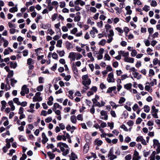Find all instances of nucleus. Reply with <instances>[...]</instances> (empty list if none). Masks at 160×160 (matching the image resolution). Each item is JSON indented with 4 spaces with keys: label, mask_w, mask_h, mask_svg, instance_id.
Masks as SVG:
<instances>
[{
    "label": "nucleus",
    "mask_w": 160,
    "mask_h": 160,
    "mask_svg": "<svg viewBox=\"0 0 160 160\" xmlns=\"http://www.w3.org/2000/svg\"><path fill=\"white\" fill-rule=\"evenodd\" d=\"M57 147L60 148L63 156H66L69 153V149H67L66 150L65 149V148H68V145L66 144L60 142L57 144Z\"/></svg>",
    "instance_id": "nucleus-1"
},
{
    "label": "nucleus",
    "mask_w": 160,
    "mask_h": 160,
    "mask_svg": "<svg viewBox=\"0 0 160 160\" xmlns=\"http://www.w3.org/2000/svg\"><path fill=\"white\" fill-rule=\"evenodd\" d=\"M82 84L84 86L83 88L88 89L89 88L88 86L90 85L91 83V79L89 78L88 74L83 75L82 77Z\"/></svg>",
    "instance_id": "nucleus-2"
},
{
    "label": "nucleus",
    "mask_w": 160,
    "mask_h": 160,
    "mask_svg": "<svg viewBox=\"0 0 160 160\" xmlns=\"http://www.w3.org/2000/svg\"><path fill=\"white\" fill-rule=\"evenodd\" d=\"M41 93L40 92H37L35 94V96L33 98V102H40L42 100V98L40 96Z\"/></svg>",
    "instance_id": "nucleus-3"
},
{
    "label": "nucleus",
    "mask_w": 160,
    "mask_h": 160,
    "mask_svg": "<svg viewBox=\"0 0 160 160\" xmlns=\"http://www.w3.org/2000/svg\"><path fill=\"white\" fill-rule=\"evenodd\" d=\"M158 109H156L154 106H152V107L151 113L153 118H158V116L157 115V113L158 112Z\"/></svg>",
    "instance_id": "nucleus-4"
},
{
    "label": "nucleus",
    "mask_w": 160,
    "mask_h": 160,
    "mask_svg": "<svg viewBox=\"0 0 160 160\" xmlns=\"http://www.w3.org/2000/svg\"><path fill=\"white\" fill-rule=\"evenodd\" d=\"M29 92V89L27 88V86L25 85H23L21 89V91L20 94L21 96H24L26 94H28Z\"/></svg>",
    "instance_id": "nucleus-5"
},
{
    "label": "nucleus",
    "mask_w": 160,
    "mask_h": 160,
    "mask_svg": "<svg viewBox=\"0 0 160 160\" xmlns=\"http://www.w3.org/2000/svg\"><path fill=\"white\" fill-rule=\"evenodd\" d=\"M107 80L108 82L109 83L114 82H115V79L114 78V75L113 73L110 72L108 74Z\"/></svg>",
    "instance_id": "nucleus-6"
},
{
    "label": "nucleus",
    "mask_w": 160,
    "mask_h": 160,
    "mask_svg": "<svg viewBox=\"0 0 160 160\" xmlns=\"http://www.w3.org/2000/svg\"><path fill=\"white\" fill-rule=\"evenodd\" d=\"M100 114L101 116H104L101 117L100 118V119L105 120H107L108 119V117L106 112L104 110H102L100 112Z\"/></svg>",
    "instance_id": "nucleus-7"
},
{
    "label": "nucleus",
    "mask_w": 160,
    "mask_h": 160,
    "mask_svg": "<svg viewBox=\"0 0 160 160\" xmlns=\"http://www.w3.org/2000/svg\"><path fill=\"white\" fill-rule=\"evenodd\" d=\"M98 33V31L97 29L95 27H92V30L90 31V33L92 38L95 36L96 34Z\"/></svg>",
    "instance_id": "nucleus-8"
},
{
    "label": "nucleus",
    "mask_w": 160,
    "mask_h": 160,
    "mask_svg": "<svg viewBox=\"0 0 160 160\" xmlns=\"http://www.w3.org/2000/svg\"><path fill=\"white\" fill-rule=\"evenodd\" d=\"M76 52H71L69 53L68 56V58L70 59L71 61H75L76 59Z\"/></svg>",
    "instance_id": "nucleus-9"
},
{
    "label": "nucleus",
    "mask_w": 160,
    "mask_h": 160,
    "mask_svg": "<svg viewBox=\"0 0 160 160\" xmlns=\"http://www.w3.org/2000/svg\"><path fill=\"white\" fill-rule=\"evenodd\" d=\"M105 140L108 143L112 144L117 143L118 141V139L116 138H114L112 140L109 138H106Z\"/></svg>",
    "instance_id": "nucleus-10"
},
{
    "label": "nucleus",
    "mask_w": 160,
    "mask_h": 160,
    "mask_svg": "<svg viewBox=\"0 0 160 160\" xmlns=\"http://www.w3.org/2000/svg\"><path fill=\"white\" fill-rule=\"evenodd\" d=\"M42 142L43 144H45L48 140V139L44 132H42Z\"/></svg>",
    "instance_id": "nucleus-11"
},
{
    "label": "nucleus",
    "mask_w": 160,
    "mask_h": 160,
    "mask_svg": "<svg viewBox=\"0 0 160 160\" xmlns=\"http://www.w3.org/2000/svg\"><path fill=\"white\" fill-rule=\"evenodd\" d=\"M140 158V157L139 156L138 152L136 150H135L134 151L132 157V160H139Z\"/></svg>",
    "instance_id": "nucleus-12"
},
{
    "label": "nucleus",
    "mask_w": 160,
    "mask_h": 160,
    "mask_svg": "<svg viewBox=\"0 0 160 160\" xmlns=\"http://www.w3.org/2000/svg\"><path fill=\"white\" fill-rule=\"evenodd\" d=\"M124 61L126 62L133 63L134 62V59L133 58L129 57L128 56L124 58Z\"/></svg>",
    "instance_id": "nucleus-13"
},
{
    "label": "nucleus",
    "mask_w": 160,
    "mask_h": 160,
    "mask_svg": "<svg viewBox=\"0 0 160 160\" xmlns=\"http://www.w3.org/2000/svg\"><path fill=\"white\" fill-rule=\"evenodd\" d=\"M41 27L43 29H47L50 28L51 27V24L49 23L43 24L42 23L40 25Z\"/></svg>",
    "instance_id": "nucleus-14"
},
{
    "label": "nucleus",
    "mask_w": 160,
    "mask_h": 160,
    "mask_svg": "<svg viewBox=\"0 0 160 160\" xmlns=\"http://www.w3.org/2000/svg\"><path fill=\"white\" fill-rule=\"evenodd\" d=\"M119 54L122 55V56L126 58L127 56L129 55V52H125L124 51H120L118 52Z\"/></svg>",
    "instance_id": "nucleus-15"
},
{
    "label": "nucleus",
    "mask_w": 160,
    "mask_h": 160,
    "mask_svg": "<svg viewBox=\"0 0 160 160\" xmlns=\"http://www.w3.org/2000/svg\"><path fill=\"white\" fill-rule=\"evenodd\" d=\"M13 139L12 138H11L10 139H6V142L7 143L6 146L8 148H10L11 146V144L10 143V142H12L13 141Z\"/></svg>",
    "instance_id": "nucleus-16"
},
{
    "label": "nucleus",
    "mask_w": 160,
    "mask_h": 160,
    "mask_svg": "<svg viewBox=\"0 0 160 160\" xmlns=\"http://www.w3.org/2000/svg\"><path fill=\"white\" fill-rule=\"evenodd\" d=\"M78 159V157L76 154L73 152H72L70 157V160H76Z\"/></svg>",
    "instance_id": "nucleus-17"
},
{
    "label": "nucleus",
    "mask_w": 160,
    "mask_h": 160,
    "mask_svg": "<svg viewBox=\"0 0 160 160\" xmlns=\"http://www.w3.org/2000/svg\"><path fill=\"white\" fill-rule=\"evenodd\" d=\"M13 52V50L11 49L10 48L8 47L5 49L3 54L4 55L9 54L10 52Z\"/></svg>",
    "instance_id": "nucleus-18"
},
{
    "label": "nucleus",
    "mask_w": 160,
    "mask_h": 160,
    "mask_svg": "<svg viewBox=\"0 0 160 160\" xmlns=\"http://www.w3.org/2000/svg\"><path fill=\"white\" fill-rule=\"evenodd\" d=\"M132 74L133 75L134 78H136L138 79H140L142 77V75H139L137 71L132 72Z\"/></svg>",
    "instance_id": "nucleus-19"
},
{
    "label": "nucleus",
    "mask_w": 160,
    "mask_h": 160,
    "mask_svg": "<svg viewBox=\"0 0 160 160\" xmlns=\"http://www.w3.org/2000/svg\"><path fill=\"white\" fill-rule=\"evenodd\" d=\"M8 103L10 107V108L11 109V111H14L15 110V108L13 104V102L12 101H9Z\"/></svg>",
    "instance_id": "nucleus-20"
},
{
    "label": "nucleus",
    "mask_w": 160,
    "mask_h": 160,
    "mask_svg": "<svg viewBox=\"0 0 160 160\" xmlns=\"http://www.w3.org/2000/svg\"><path fill=\"white\" fill-rule=\"evenodd\" d=\"M71 122L73 124H76L77 122V118L75 116L72 115L70 118Z\"/></svg>",
    "instance_id": "nucleus-21"
},
{
    "label": "nucleus",
    "mask_w": 160,
    "mask_h": 160,
    "mask_svg": "<svg viewBox=\"0 0 160 160\" xmlns=\"http://www.w3.org/2000/svg\"><path fill=\"white\" fill-rule=\"evenodd\" d=\"M80 12H77L76 14V16L74 17V21L75 22L79 21L81 19V17L80 15Z\"/></svg>",
    "instance_id": "nucleus-22"
},
{
    "label": "nucleus",
    "mask_w": 160,
    "mask_h": 160,
    "mask_svg": "<svg viewBox=\"0 0 160 160\" xmlns=\"http://www.w3.org/2000/svg\"><path fill=\"white\" fill-rule=\"evenodd\" d=\"M125 10L127 11L126 14L130 15L132 13V11L131 9V7L129 6H128L125 8Z\"/></svg>",
    "instance_id": "nucleus-23"
},
{
    "label": "nucleus",
    "mask_w": 160,
    "mask_h": 160,
    "mask_svg": "<svg viewBox=\"0 0 160 160\" xmlns=\"http://www.w3.org/2000/svg\"><path fill=\"white\" fill-rule=\"evenodd\" d=\"M94 143L95 145L97 146H99L102 144V140L97 139L94 141Z\"/></svg>",
    "instance_id": "nucleus-24"
},
{
    "label": "nucleus",
    "mask_w": 160,
    "mask_h": 160,
    "mask_svg": "<svg viewBox=\"0 0 160 160\" xmlns=\"http://www.w3.org/2000/svg\"><path fill=\"white\" fill-rule=\"evenodd\" d=\"M116 89V86H113L109 88L107 91V93H110L112 91H115Z\"/></svg>",
    "instance_id": "nucleus-25"
},
{
    "label": "nucleus",
    "mask_w": 160,
    "mask_h": 160,
    "mask_svg": "<svg viewBox=\"0 0 160 160\" xmlns=\"http://www.w3.org/2000/svg\"><path fill=\"white\" fill-rule=\"evenodd\" d=\"M18 11V8L17 5L15 7L11 8L9 10V11L11 13H13L15 12H17Z\"/></svg>",
    "instance_id": "nucleus-26"
},
{
    "label": "nucleus",
    "mask_w": 160,
    "mask_h": 160,
    "mask_svg": "<svg viewBox=\"0 0 160 160\" xmlns=\"http://www.w3.org/2000/svg\"><path fill=\"white\" fill-rule=\"evenodd\" d=\"M153 146L154 148H155L158 146L160 145V143H159L158 141L156 139H154L153 140Z\"/></svg>",
    "instance_id": "nucleus-27"
},
{
    "label": "nucleus",
    "mask_w": 160,
    "mask_h": 160,
    "mask_svg": "<svg viewBox=\"0 0 160 160\" xmlns=\"http://www.w3.org/2000/svg\"><path fill=\"white\" fill-rule=\"evenodd\" d=\"M62 108V107L60 106L58 103H55L53 105V111H54L55 110H56L57 108H59L61 109Z\"/></svg>",
    "instance_id": "nucleus-28"
},
{
    "label": "nucleus",
    "mask_w": 160,
    "mask_h": 160,
    "mask_svg": "<svg viewBox=\"0 0 160 160\" xmlns=\"http://www.w3.org/2000/svg\"><path fill=\"white\" fill-rule=\"evenodd\" d=\"M89 149V146L88 144H85L83 147V152L85 153H86L88 152Z\"/></svg>",
    "instance_id": "nucleus-29"
},
{
    "label": "nucleus",
    "mask_w": 160,
    "mask_h": 160,
    "mask_svg": "<svg viewBox=\"0 0 160 160\" xmlns=\"http://www.w3.org/2000/svg\"><path fill=\"white\" fill-rule=\"evenodd\" d=\"M72 69L74 72V73L75 74H76V75H77L78 74V69L74 65H73V66L72 67Z\"/></svg>",
    "instance_id": "nucleus-30"
},
{
    "label": "nucleus",
    "mask_w": 160,
    "mask_h": 160,
    "mask_svg": "<svg viewBox=\"0 0 160 160\" xmlns=\"http://www.w3.org/2000/svg\"><path fill=\"white\" fill-rule=\"evenodd\" d=\"M87 23L88 24H90L91 26L93 25L95 23L94 22L92 21L91 17L89 18L88 19Z\"/></svg>",
    "instance_id": "nucleus-31"
},
{
    "label": "nucleus",
    "mask_w": 160,
    "mask_h": 160,
    "mask_svg": "<svg viewBox=\"0 0 160 160\" xmlns=\"http://www.w3.org/2000/svg\"><path fill=\"white\" fill-rule=\"evenodd\" d=\"M156 152L155 151H153L149 157L150 160H155V157L156 154Z\"/></svg>",
    "instance_id": "nucleus-32"
},
{
    "label": "nucleus",
    "mask_w": 160,
    "mask_h": 160,
    "mask_svg": "<svg viewBox=\"0 0 160 160\" xmlns=\"http://www.w3.org/2000/svg\"><path fill=\"white\" fill-rule=\"evenodd\" d=\"M104 59L105 60H110L111 58L109 56V54H108V51H107V52L105 54L104 57Z\"/></svg>",
    "instance_id": "nucleus-33"
},
{
    "label": "nucleus",
    "mask_w": 160,
    "mask_h": 160,
    "mask_svg": "<svg viewBox=\"0 0 160 160\" xmlns=\"http://www.w3.org/2000/svg\"><path fill=\"white\" fill-rule=\"evenodd\" d=\"M143 109L144 111L146 113H148L150 110V107L147 105H145L144 106Z\"/></svg>",
    "instance_id": "nucleus-34"
},
{
    "label": "nucleus",
    "mask_w": 160,
    "mask_h": 160,
    "mask_svg": "<svg viewBox=\"0 0 160 160\" xmlns=\"http://www.w3.org/2000/svg\"><path fill=\"white\" fill-rule=\"evenodd\" d=\"M87 56L88 58H89L91 61L93 62L94 61V59L93 57L92 54L91 52H89L87 54Z\"/></svg>",
    "instance_id": "nucleus-35"
},
{
    "label": "nucleus",
    "mask_w": 160,
    "mask_h": 160,
    "mask_svg": "<svg viewBox=\"0 0 160 160\" xmlns=\"http://www.w3.org/2000/svg\"><path fill=\"white\" fill-rule=\"evenodd\" d=\"M110 104L111 105L112 107L113 108H116L118 107L119 106V105H116L115 103L112 101H111L110 102Z\"/></svg>",
    "instance_id": "nucleus-36"
},
{
    "label": "nucleus",
    "mask_w": 160,
    "mask_h": 160,
    "mask_svg": "<svg viewBox=\"0 0 160 160\" xmlns=\"http://www.w3.org/2000/svg\"><path fill=\"white\" fill-rule=\"evenodd\" d=\"M76 60H79L82 57V55L80 53L76 52Z\"/></svg>",
    "instance_id": "nucleus-37"
},
{
    "label": "nucleus",
    "mask_w": 160,
    "mask_h": 160,
    "mask_svg": "<svg viewBox=\"0 0 160 160\" xmlns=\"http://www.w3.org/2000/svg\"><path fill=\"white\" fill-rule=\"evenodd\" d=\"M132 86V84L131 83H128L125 84L124 85V88L127 90H129L131 88Z\"/></svg>",
    "instance_id": "nucleus-38"
},
{
    "label": "nucleus",
    "mask_w": 160,
    "mask_h": 160,
    "mask_svg": "<svg viewBox=\"0 0 160 160\" xmlns=\"http://www.w3.org/2000/svg\"><path fill=\"white\" fill-rule=\"evenodd\" d=\"M145 89L149 92H151L152 90L149 85H146L145 87Z\"/></svg>",
    "instance_id": "nucleus-39"
},
{
    "label": "nucleus",
    "mask_w": 160,
    "mask_h": 160,
    "mask_svg": "<svg viewBox=\"0 0 160 160\" xmlns=\"http://www.w3.org/2000/svg\"><path fill=\"white\" fill-rule=\"evenodd\" d=\"M54 33V32L50 28H49L47 31V34H49L51 35H53Z\"/></svg>",
    "instance_id": "nucleus-40"
},
{
    "label": "nucleus",
    "mask_w": 160,
    "mask_h": 160,
    "mask_svg": "<svg viewBox=\"0 0 160 160\" xmlns=\"http://www.w3.org/2000/svg\"><path fill=\"white\" fill-rule=\"evenodd\" d=\"M1 104L2 105V107L1 108V110L2 111L4 110L5 107L6 105V102L5 101H2L1 102Z\"/></svg>",
    "instance_id": "nucleus-41"
},
{
    "label": "nucleus",
    "mask_w": 160,
    "mask_h": 160,
    "mask_svg": "<svg viewBox=\"0 0 160 160\" xmlns=\"http://www.w3.org/2000/svg\"><path fill=\"white\" fill-rule=\"evenodd\" d=\"M128 78V76L127 74H123L121 76V79H118V80L120 81V83H121V80L123 81L126 78Z\"/></svg>",
    "instance_id": "nucleus-42"
},
{
    "label": "nucleus",
    "mask_w": 160,
    "mask_h": 160,
    "mask_svg": "<svg viewBox=\"0 0 160 160\" xmlns=\"http://www.w3.org/2000/svg\"><path fill=\"white\" fill-rule=\"evenodd\" d=\"M57 53L59 54V56L60 57H62L64 55L65 52L63 50L61 51H57Z\"/></svg>",
    "instance_id": "nucleus-43"
},
{
    "label": "nucleus",
    "mask_w": 160,
    "mask_h": 160,
    "mask_svg": "<svg viewBox=\"0 0 160 160\" xmlns=\"http://www.w3.org/2000/svg\"><path fill=\"white\" fill-rule=\"evenodd\" d=\"M62 40L60 39L57 41L56 46L57 47L61 48L62 47Z\"/></svg>",
    "instance_id": "nucleus-44"
},
{
    "label": "nucleus",
    "mask_w": 160,
    "mask_h": 160,
    "mask_svg": "<svg viewBox=\"0 0 160 160\" xmlns=\"http://www.w3.org/2000/svg\"><path fill=\"white\" fill-rule=\"evenodd\" d=\"M11 81V85L12 87H14V84H16L17 82V80H15L14 79L12 78L10 80Z\"/></svg>",
    "instance_id": "nucleus-45"
},
{
    "label": "nucleus",
    "mask_w": 160,
    "mask_h": 160,
    "mask_svg": "<svg viewBox=\"0 0 160 160\" xmlns=\"http://www.w3.org/2000/svg\"><path fill=\"white\" fill-rule=\"evenodd\" d=\"M13 101L16 103L18 105H19L20 102L19 101V98H14L13 99Z\"/></svg>",
    "instance_id": "nucleus-46"
},
{
    "label": "nucleus",
    "mask_w": 160,
    "mask_h": 160,
    "mask_svg": "<svg viewBox=\"0 0 160 160\" xmlns=\"http://www.w3.org/2000/svg\"><path fill=\"white\" fill-rule=\"evenodd\" d=\"M17 66V64L16 63L12 62L10 63V67L11 68L14 69Z\"/></svg>",
    "instance_id": "nucleus-47"
},
{
    "label": "nucleus",
    "mask_w": 160,
    "mask_h": 160,
    "mask_svg": "<svg viewBox=\"0 0 160 160\" xmlns=\"http://www.w3.org/2000/svg\"><path fill=\"white\" fill-rule=\"evenodd\" d=\"M27 63L28 65L33 64L34 63V62L32 59L29 58L27 60Z\"/></svg>",
    "instance_id": "nucleus-48"
},
{
    "label": "nucleus",
    "mask_w": 160,
    "mask_h": 160,
    "mask_svg": "<svg viewBox=\"0 0 160 160\" xmlns=\"http://www.w3.org/2000/svg\"><path fill=\"white\" fill-rule=\"evenodd\" d=\"M76 118L78 121H82L83 120L82 115L81 114L78 115L77 116Z\"/></svg>",
    "instance_id": "nucleus-49"
},
{
    "label": "nucleus",
    "mask_w": 160,
    "mask_h": 160,
    "mask_svg": "<svg viewBox=\"0 0 160 160\" xmlns=\"http://www.w3.org/2000/svg\"><path fill=\"white\" fill-rule=\"evenodd\" d=\"M113 148H110L109 152L108 155L107 157H109L114 155L113 154Z\"/></svg>",
    "instance_id": "nucleus-50"
},
{
    "label": "nucleus",
    "mask_w": 160,
    "mask_h": 160,
    "mask_svg": "<svg viewBox=\"0 0 160 160\" xmlns=\"http://www.w3.org/2000/svg\"><path fill=\"white\" fill-rule=\"evenodd\" d=\"M126 99L124 97H121L118 101V103L119 104H122L125 101Z\"/></svg>",
    "instance_id": "nucleus-51"
},
{
    "label": "nucleus",
    "mask_w": 160,
    "mask_h": 160,
    "mask_svg": "<svg viewBox=\"0 0 160 160\" xmlns=\"http://www.w3.org/2000/svg\"><path fill=\"white\" fill-rule=\"evenodd\" d=\"M18 138L19 140L21 142H26L27 141L23 136L19 135L18 136Z\"/></svg>",
    "instance_id": "nucleus-52"
},
{
    "label": "nucleus",
    "mask_w": 160,
    "mask_h": 160,
    "mask_svg": "<svg viewBox=\"0 0 160 160\" xmlns=\"http://www.w3.org/2000/svg\"><path fill=\"white\" fill-rule=\"evenodd\" d=\"M43 89V86L42 85H40L38 86L36 88L37 90L39 92H41Z\"/></svg>",
    "instance_id": "nucleus-53"
},
{
    "label": "nucleus",
    "mask_w": 160,
    "mask_h": 160,
    "mask_svg": "<svg viewBox=\"0 0 160 160\" xmlns=\"http://www.w3.org/2000/svg\"><path fill=\"white\" fill-rule=\"evenodd\" d=\"M47 154L51 159H53L55 157L54 154L53 153H51V152H48Z\"/></svg>",
    "instance_id": "nucleus-54"
},
{
    "label": "nucleus",
    "mask_w": 160,
    "mask_h": 160,
    "mask_svg": "<svg viewBox=\"0 0 160 160\" xmlns=\"http://www.w3.org/2000/svg\"><path fill=\"white\" fill-rule=\"evenodd\" d=\"M106 43V40L105 39H103L100 41L98 43L99 45L104 46Z\"/></svg>",
    "instance_id": "nucleus-55"
},
{
    "label": "nucleus",
    "mask_w": 160,
    "mask_h": 160,
    "mask_svg": "<svg viewBox=\"0 0 160 160\" xmlns=\"http://www.w3.org/2000/svg\"><path fill=\"white\" fill-rule=\"evenodd\" d=\"M97 26L100 28H102L103 26V22L102 21H100L99 22H97Z\"/></svg>",
    "instance_id": "nucleus-56"
},
{
    "label": "nucleus",
    "mask_w": 160,
    "mask_h": 160,
    "mask_svg": "<svg viewBox=\"0 0 160 160\" xmlns=\"http://www.w3.org/2000/svg\"><path fill=\"white\" fill-rule=\"evenodd\" d=\"M155 72L152 69H150L149 70V77H151L154 75Z\"/></svg>",
    "instance_id": "nucleus-57"
},
{
    "label": "nucleus",
    "mask_w": 160,
    "mask_h": 160,
    "mask_svg": "<svg viewBox=\"0 0 160 160\" xmlns=\"http://www.w3.org/2000/svg\"><path fill=\"white\" fill-rule=\"evenodd\" d=\"M89 10L90 12H91L93 13H95L97 11V9L96 8H95L94 7H90V9H89Z\"/></svg>",
    "instance_id": "nucleus-58"
},
{
    "label": "nucleus",
    "mask_w": 160,
    "mask_h": 160,
    "mask_svg": "<svg viewBox=\"0 0 160 160\" xmlns=\"http://www.w3.org/2000/svg\"><path fill=\"white\" fill-rule=\"evenodd\" d=\"M133 3L135 4H137L138 5H140L142 3L140 1V0H133Z\"/></svg>",
    "instance_id": "nucleus-59"
},
{
    "label": "nucleus",
    "mask_w": 160,
    "mask_h": 160,
    "mask_svg": "<svg viewBox=\"0 0 160 160\" xmlns=\"http://www.w3.org/2000/svg\"><path fill=\"white\" fill-rule=\"evenodd\" d=\"M123 31L126 34V36L127 35L128 33L129 32L130 30L129 28L126 27H124L123 28Z\"/></svg>",
    "instance_id": "nucleus-60"
},
{
    "label": "nucleus",
    "mask_w": 160,
    "mask_h": 160,
    "mask_svg": "<svg viewBox=\"0 0 160 160\" xmlns=\"http://www.w3.org/2000/svg\"><path fill=\"white\" fill-rule=\"evenodd\" d=\"M52 120V118L51 117H49L45 119V121L47 123H49Z\"/></svg>",
    "instance_id": "nucleus-61"
},
{
    "label": "nucleus",
    "mask_w": 160,
    "mask_h": 160,
    "mask_svg": "<svg viewBox=\"0 0 160 160\" xmlns=\"http://www.w3.org/2000/svg\"><path fill=\"white\" fill-rule=\"evenodd\" d=\"M77 31L78 30L77 28H74L70 31V33L71 34H75Z\"/></svg>",
    "instance_id": "nucleus-62"
},
{
    "label": "nucleus",
    "mask_w": 160,
    "mask_h": 160,
    "mask_svg": "<svg viewBox=\"0 0 160 160\" xmlns=\"http://www.w3.org/2000/svg\"><path fill=\"white\" fill-rule=\"evenodd\" d=\"M58 14L57 13H54V14H53L51 17V19L52 21H55L57 18V17H58Z\"/></svg>",
    "instance_id": "nucleus-63"
},
{
    "label": "nucleus",
    "mask_w": 160,
    "mask_h": 160,
    "mask_svg": "<svg viewBox=\"0 0 160 160\" xmlns=\"http://www.w3.org/2000/svg\"><path fill=\"white\" fill-rule=\"evenodd\" d=\"M137 52L135 50H133L131 53L132 56L134 57L137 55Z\"/></svg>",
    "instance_id": "nucleus-64"
}]
</instances>
